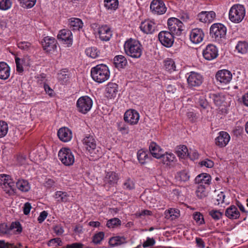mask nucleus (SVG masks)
<instances>
[{
	"label": "nucleus",
	"instance_id": "obj_27",
	"mask_svg": "<svg viewBox=\"0 0 248 248\" xmlns=\"http://www.w3.org/2000/svg\"><path fill=\"white\" fill-rule=\"evenodd\" d=\"M225 216L231 219H235L239 218L240 213L235 206L231 205L226 209Z\"/></svg>",
	"mask_w": 248,
	"mask_h": 248
},
{
	"label": "nucleus",
	"instance_id": "obj_24",
	"mask_svg": "<svg viewBox=\"0 0 248 248\" xmlns=\"http://www.w3.org/2000/svg\"><path fill=\"white\" fill-rule=\"evenodd\" d=\"M43 47L46 52H50L56 48V40L54 38L49 36L45 37L42 42Z\"/></svg>",
	"mask_w": 248,
	"mask_h": 248
},
{
	"label": "nucleus",
	"instance_id": "obj_39",
	"mask_svg": "<svg viewBox=\"0 0 248 248\" xmlns=\"http://www.w3.org/2000/svg\"><path fill=\"white\" fill-rule=\"evenodd\" d=\"M87 56L93 59L98 57L100 54V51L95 46L89 47L85 50Z\"/></svg>",
	"mask_w": 248,
	"mask_h": 248
},
{
	"label": "nucleus",
	"instance_id": "obj_18",
	"mask_svg": "<svg viewBox=\"0 0 248 248\" xmlns=\"http://www.w3.org/2000/svg\"><path fill=\"white\" fill-rule=\"evenodd\" d=\"M57 37L58 39L62 41L64 44L71 45L72 43V34L70 30L63 29L60 31Z\"/></svg>",
	"mask_w": 248,
	"mask_h": 248
},
{
	"label": "nucleus",
	"instance_id": "obj_17",
	"mask_svg": "<svg viewBox=\"0 0 248 248\" xmlns=\"http://www.w3.org/2000/svg\"><path fill=\"white\" fill-rule=\"evenodd\" d=\"M140 118L139 114L135 110H128L125 112V122L130 124H136Z\"/></svg>",
	"mask_w": 248,
	"mask_h": 248
},
{
	"label": "nucleus",
	"instance_id": "obj_41",
	"mask_svg": "<svg viewBox=\"0 0 248 248\" xmlns=\"http://www.w3.org/2000/svg\"><path fill=\"white\" fill-rule=\"evenodd\" d=\"M235 48L239 53H246L248 51V43L245 41H239L237 43Z\"/></svg>",
	"mask_w": 248,
	"mask_h": 248
},
{
	"label": "nucleus",
	"instance_id": "obj_52",
	"mask_svg": "<svg viewBox=\"0 0 248 248\" xmlns=\"http://www.w3.org/2000/svg\"><path fill=\"white\" fill-rule=\"evenodd\" d=\"M209 215L215 220H219L221 218L223 214L218 210H212L209 212Z\"/></svg>",
	"mask_w": 248,
	"mask_h": 248
},
{
	"label": "nucleus",
	"instance_id": "obj_40",
	"mask_svg": "<svg viewBox=\"0 0 248 248\" xmlns=\"http://www.w3.org/2000/svg\"><path fill=\"white\" fill-rule=\"evenodd\" d=\"M104 6L108 10H115L118 6V0H104Z\"/></svg>",
	"mask_w": 248,
	"mask_h": 248
},
{
	"label": "nucleus",
	"instance_id": "obj_64",
	"mask_svg": "<svg viewBox=\"0 0 248 248\" xmlns=\"http://www.w3.org/2000/svg\"><path fill=\"white\" fill-rule=\"evenodd\" d=\"M31 206L30 203L26 202L23 206V212L24 214L26 215H28L31 211Z\"/></svg>",
	"mask_w": 248,
	"mask_h": 248
},
{
	"label": "nucleus",
	"instance_id": "obj_28",
	"mask_svg": "<svg viewBox=\"0 0 248 248\" xmlns=\"http://www.w3.org/2000/svg\"><path fill=\"white\" fill-rule=\"evenodd\" d=\"M150 153L156 158H160L163 153L160 147L154 142H152L149 146Z\"/></svg>",
	"mask_w": 248,
	"mask_h": 248
},
{
	"label": "nucleus",
	"instance_id": "obj_32",
	"mask_svg": "<svg viewBox=\"0 0 248 248\" xmlns=\"http://www.w3.org/2000/svg\"><path fill=\"white\" fill-rule=\"evenodd\" d=\"M211 180L209 174L203 173L198 175L195 179L196 184H201V185L207 184L209 185Z\"/></svg>",
	"mask_w": 248,
	"mask_h": 248
},
{
	"label": "nucleus",
	"instance_id": "obj_26",
	"mask_svg": "<svg viewBox=\"0 0 248 248\" xmlns=\"http://www.w3.org/2000/svg\"><path fill=\"white\" fill-rule=\"evenodd\" d=\"M54 198L59 202H70V196L65 191H57L55 192Z\"/></svg>",
	"mask_w": 248,
	"mask_h": 248
},
{
	"label": "nucleus",
	"instance_id": "obj_46",
	"mask_svg": "<svg viewBox=\"0 0 248 248\" xmlns=\"http://www.w3.org/2000/svg\"><path fill=\"white\" fill-rule=\"evenodd\" d=\"M196 193L197 196L200 199H203L207 195V192L205 190V188L202 185H200L198 186Z\"/></svg>",
	"mask_w": 248,
	"mask_h": 248
},
{
	"label": "nucleus",
	"instance_id": "obj_15",
	"mask_svg": "<svg viewBox=\"0 0 248 248\" xmlns=\"http://www.w3.org/2000/svg\"><path fill=\"white\" fill-rule=\"evenodd\" d=\"M189 36L191 41L194 44H197L203 40L204 34L201 29L195 28L191 30Z\"/></svg>",
	"mask_w": 248,
	"mask_h": 248
},
{
	"label": "nucleus",
	"instance_id": "obj_61",
	"mask_svg": "<svg viewBox=\"0 0 248 248\" xmlns=\"http://www.w3.org/2000/svg\"><path fill=\"white\" fill-rule=\"evenodd\" d=\"M225 198V195L223 192H220L219 194H217L216 200L217 202V204H219L220 203H223L224 202V199Z\"/></svg>",
	"mask_w": 248,
	"mask_h": 248
},
{
	"label": "nucleus",
	"instance_id": "obj_45",
	"mask_svg": "<svg viewBox=\"0 0 248 248\" xmlns=\"http://www.w3.org/2000/svg\"><path fill=\"white\" fill-rule=\"evenodd\" d=\"M176 178L179 181L186 182L189 179L190 176L187 171L182 170L177 173Z\"/></svg>",
	"mask_w": 248,
	"mask_h": 248
},
{
	"label": "nucleus",
	"instance_id": "obj_34",
	"mask_svg": "<svg viewBox=\"0 0 248 248\" xmlns=\"http://www.w3.org/2000/svg\"><path fill=\"white\" fill-rule=\"evenodd\" d=\"M83 22L78 18H71L69 19V28L72 30H79L83 27Z\"/></svg>",
	"mask_w": 248,
	"mask_h": 248
},
{
	"label": "nucleus",
	"instance_id": "obj_31",
	"mask_svg": "<svg viewBox=\"0 0 248 248\" xmlns=\"http://www.w3.org/2000/svg\"><path fill=\"white\" fill-rule=\"evenodd\" d=\"M210 99L217 106H220L225 101V97L221 93H210L209 94Z\"/></svg>",
	"mask_w": 248,
	"mask_h": 248
},
{
	"label": "nucleus",
	"instance_id": "obj_23",
	"mask_svg": "<svg viewBox=\"0 0 248 248\" xmlns=\"http://www.w3.org/2000/svg\"><path fill=\"white\" fill-rule=\"evenodd\" d=\"M230 140V135L226 132L221 131L215 139L216 144L220 147H224L228 144Z\"/></svg>",
	"mask_w": 248,
	"mask_h": 248
},
{
	"label": "nucleus",
	"instance_id": "obj_53",
	"mask_svg": "<svg viewBox=\"0 0 248 248\" xmlns=\"http://www.w3.org/2000/svg\"><path fill=\"white\" fill-rule=\"evenodd\" d=\"M104 237V233L103 232H99L95 234L93 237V243L99 244Z\"/></svg>",
	"mask_w": 248,
	"mask_h": 248
},
{
	"label": "nucleus",
	"instance_id": "obj_2",
	"mask_svg": "<svg viewBox=\"0 0 248 248\" xmlns=\"http://www.w3.org/2000/svg\"><path fill=\"white\" fill-rule=\"evenodd\" d=\"M143 47L139 41L130 38L125 42V53L134 58H139L142 53Z\"/></svg>",
	"mask_w": 248,
	"mask_h": 248
},
{
	"label": "nucleus",
	"instance_id": "obj_5",
	"mask_svg": "<svg viewBox=\"0 0 248 248\" xmlns=\"http://www.w3.org/2000/svg\"><path fill=\"white\" fill-rule=\"evenodd\" d=\"M0 186L5 193L9 195H12L16 192L15 182L9 175L0 174Z\"/></svg>",
	"mask_w": 248,
	"mask_h": 248
},
{
	"label": "nucleus",
	"instance_id": "obj_51",
	"mask_svg": "<svg viewBox=\"0 0 248 248\" xmlns=\"http://www.w3.org/2000/svg\"><path fill=\"white\" fill-rule=\"evenodd\" d=\"M193 218L196 223L199 225L204 223V220L202 214L200 212H195L193 214Z\"/></svg>",
	"mask_w": 248,
	"mask_h": 248
},
{
	"label": "nucleus",
	"instance_id": "obj_13",
	"mask_svg": "<svg viewBox=\"0 0 248 248\" xmlns=\"http://www.w3.org/2000/svg\"><path fill=\"white\" fill-rule=\"evenodd\" d=\"M150 9L154 14L162 15L164 14L167 8L161 0H153L150 4Z\"/></svg>",
	"mask_w": 248,
	"mask_h": 248
},
{
	"label": "nucleus",
	"instance_id": "obj_54",
	"mask_svg": "<svg viewBox=\"0 0 248 248\" xmlns=\"http://www.w3.org/2000/svg\"><path fill=\"white\" fill-rule=\"evenodd\" d=\"M62 243L59 238H55L50 240L48 242V245L51 246H62Z\"/></svg>",
	"mask_w": 248,
	"mask_h": 248
},
{
	"label": "nucleus",
	"instance_id": "obj_21",
	"mask_svg": "<svg viewBox=\"0 0 248 248\" xmlns=\"http://www.w3.org/2000/svg\"><path fill=\"white\" fill-rule=\"evenodd\" d=\"M199 20L204 23H211L216 18V13L214 11H202L198 15Z\"/></svg>",
	"mask_w": 248,
	"mask_h": 248
},
{
	"label": "nucleus",
	"instance_id": "obj_29",
	"mask_svg": "<svg viewBox=\"0 0 248 248\" xmlns=\"http://www.w3.org/2000/svg\"><path fill=\"white\" fill-rule=\"evenodd\" d=\"M119 179V176L116 173L111 171L108 172L104 178V181L105 185L109 186L116 184Z\"/></svg>",
	"mask_w": 248,
	"mask_h": 248
},
{
	"label": "nucleus",
	"instance_id": "obj_20",
	"mask_svg": "<svg viewBox=\"0 0 248 248\" xmlns=\"http://www.w3.org/2000/svg\"><path fill=\"white\" fill-rule=\"evenodd\" d=\"M57 135L59 139L64 142L69 141L72 138V133L71 130L65 127L59 129L57 132Z\"/></svg>",
	"mask_w": 248,
	"mask_h": 248
},
{
	"label": "nucleus",
	"instance_id": "obj_16",
	"mask_svg": "<svg viewBox=\"0 0 248 248\" xmlns=\"http://www.w3.org/2000/svg\"><path fill=\"white\" fill-rule=\"evenodd\" d=\"M216 78L220 83L227 84L231 80L232 75L231 72L227 70H222L217 73Z\"/></svg>",
	"mask_w": 248,
	"mask_h": 248
},
{
	"label": "nucleus",
	"instance_id": "obj_3",
	"mask_svg": "<svg viewBox=\"0 0 248 248\" xmlns=\"http://www.w3.org/2000/svg\"><path fill=\"white\" fill-rule=\"evenodd\" d=\"M82 142L86 149L94 156L101 155V151L100 147L96 146V141L94 137L90 135H86L82 140Z\"/></svg>",
	"mask_w": 248,
	"mask_h": 248
},
{
	"label": "nucleus",
	"instance_id": "obj_9",
	"mask_svg": "<svg viewBox=\"0 0 248 248\" xmlns=\"http://www.w3.org/2000/svg\"><path fill=\"white\" fill-rule=\"evenodd\" d=\"M168 26L170 32L172 34L179 35L183 31V23L179 19L171 17L168 20Z\"/></svg>",
	"mask_w": 248,
	"mask_h": 248
},
{
	"label": "nucleus",
	"instance_id": "obj_56",
	"mask_svg": "<svg viewBox=\"0 0 248 248\" xmlns=\"http://www.w3.org/2000/svg\"><path fill=\"white\" fill-rule=\"evenodd\" d=\"M155 241L153 238L147 237L146 240L143 243V248H147L154 246Z\"/></svg>",
	"mask_w": 248,
	"mask_h": 248
},
{
	"label": "nucleus",
	"instance_id": "obj_37",
	"mask_svg": "<svg viewBox=\"0 0 248 248\" xmlns=\"http://www.w3.org/2000/svg\"><path fill=\"white\" fill-rule=\"evenodd\" d=\"M160 158L162 159L163 164L169 166L173 162L175 159V155L172 153H166L163 154L162 153V155Z\"/></svg>",
	"mask_w": 248,
	"mask_h": 248
},
{
	"label": "nucleus",
	"instance_id": "obj_25",
	"mask_svg": "<svg viewBox=\"0 0 248 248\" xmlns=\"http://www.w3.org/2000/svg\"><path fill=\"white\" fill-rule=\"evenodd\" d=\"M11 74L10 66L5 62H0V79L2 80L7 79Z\"/></svg>",
	"mask_w": 248,
	"mask_h": 248
},
{
	"label": "nucleus",
	"instance_id": "obj_22",
	"mask_svg": "<svg viewBox=\"0 0 248 248\" xmlns=\"http://www.w3.org/2000/svg\"><path fill=\"white\" fill-rule=\"evenodd\" d=\"M155 24L154 22L147 20L141 22L140 29L144 33L152 34L155 31Z\"/></svg>",
	"mask_w": 248,
	"mask_h": 248
},
{
	"label": "nucleus",
	"instance_id": "obj_44",
	"mask_svg": "<svg viewBox=\"0 0 248 248\" xmlns=\"http://www.w3.org/2000/svg\"><path fill=\"white\" fill-rule=\"evenodd\" d=\"M17 46L19 48L26 51H31L33 47L31 44L28 42H20L18 43Z\"/></svg>",
	"mask_w": 248,
	"mask_h": 248
},
{
	"label": "nucleus",
	"instance_id": "obj_19",
	"mask_svg": "<svg viewBox=\"0 0 248 248\" xmlns=\"http://www.w3.org/2000/svg\"><path fill=\"white\" fill-rule=\"evenodd\" d=\"M98 32L100 39L104 41L109 40L112 35L110 28L107 25H103L99 27Z\"/></svg>",
	"mask_w": 248,
	"mask_h": 248
},
{
	"label": "nucleus",
	"instance_id": "obj_42",
	"mask_svg": "<svg viewBox=\"0 0 248 248\" xmlns=\"http://www.w3.org/2000/svg\"><path fill=\"white\" fill-rule=\"evenodd\" d=\"M164 67L169 72H172L175 70V64L173 60L168 59L164 61Z\"/></svg>",
	"mask_w": 248,
	"mask_h": 248
},
{
	"label": "nucleus",
	"instance_id": "obj_30",
	"mask_svg": "<svg viewBox=\"0 0 248 248\" xmlns=\"http://www.w3.org/2000/svg\"><path fill=\"white\" fill-rule=\"evenodd\" d=\"M117 86L115 83H108L106 88V96L110 98L115 97L118 92Z\"/></svg>",
	"mask_w": 248,
	"mask_h": 248
},
{
	"label": "nucleus",
	"instance_id": "obj_33",
	"mask_svg": "<svg viewBox=\"0 0 248 248\" xmlns=\"http://www.w3.org/2000/svg\"><path fill=\"white\" fill-rule=\"evenodd\" d=\"M18 190L22 192H28L31 188L30 185L27 180L18 179L16 182V186Z\"/></svg>",
	"mask_w": 248,
	"mask_h": 248
},
{
	"label": "nucleus",
	"instance_id": "obj_14",
	"mask_svg": "<svg viewBox=\"0 0 248 248\" xmlns=\"http://www.w3.org/2000/svg\"><path fill=\"white\" fill-rule=\"evenodd\" d=\"M203 57L208 61L215 59L218 56V50L215 46L208 45L202 52Z\"/></svg>",
	"mask_w": 248,
	"mask_h": 248
},
{
	"label": "nucleus",
	"instance_id": "obj_60",
	"mask_svg": "<svg viewBox=\"0 0 248 248\" xmlns=\"http://www.w3.org/2000/svg\"><path fill=\"white\" fill-rule=\"evenodd\" d=\"M48 213L46 211H43L40 213L39 217H38L37 220L40 223H42L46 218Z\"/></svg>",
	"mask_w": 248,
	"mask_h": 248
},
{
	"label": "nucleus",
	"instance_id": "obj_4",
	"mask_svg": "<svg viewBox=\"0 0 248 248\" xmlns=\"http://www.w3.org/2000/svg\"><path fill=\"white\" fill-rule=\"evenodd\" d=\"M245 16V9L241 4L233 5L229 11V18L234 23H240Z\"/></svg>",
	"mask_w": 248,
	"mask_h": 248
},
{
	"label": "nucleus",
	"instance_id": "obj_62",
	"mask_svg": "<svg viewBox=\"0 0 248 248\" xmlns=\"http://www.w3.org/2000/svg\"><path fill=\"white\" fill-rule=\"evenodd\" d=\"M43 87L46 93H47L50 96L53 95V90L45 82H43Z\"/></svg>",
	"mask_w": 248,
	"mask_h": 248
},
{
	"label": "nucleus",
	"instance_id": "obj_43",
	"mask_svg": "<svg viewBox=\"0 0 248 248\" xmlns=\"http://www.w3.org/2000/svg\"><path fill=\"white\" fill-rule=\"evenodd\" d=\"M124 242V237L115 236L111 238L109 241V245L112 247L117 246Z\"/></svg>",
	"mask_w": 248,
	"mask_h": 248
},
{
	"label": "nucleus",
	"instance_id": "obj_38",
	"mask_svg": "<svg viewBox=\"0 0 248 248\" xmlns=\"http://www.w3.org/2000/svg\"><path fill=\"white\" fill-rule=\"evenodd\" d=\"M176 153L178 156L182 158H185L188 156L189 152L186 146L179 145L176 147Z\"/></svg>",
	"mask_w": 248,
	"mask_h": 248
},
{
	"label": "nucleus",
	"instance_id": "obj_58",
	"mask_svg": "<svg viewBox=\"0 0 248 248\" xmlns=\"http://www.w3.org/2000/svg\"><path fill=\"white\" fill-rule=\"evenodd\" d=\"M171 219L173 220L179 216V210L175 209H170L168 211Z\"/></svg>",
	"mask_w": 248,
	"mask_h": 248
},
{
	"label": "nucleus",
	"instance_id": "obj_50",
	"mask_svg": "<svg viewBox=\"0 0 248 248\" xmlns=\"http://www.w3.org/2000/svg\"><path fill=\"white\" fill-rule=\"evenodd\" d=\"M121 224V220L117 218H113L108 220L107 223V226L109 228L117 227Z\"/></svg>",
	"mask_w": 248,
	"mask_h": 248
},
{
	"label": "nucleus",
	"instance_id": "obj_6",
	"mask_svg": "<svg viewBox=\"0 0 248 248\" xmlns=\"http://www.w3.org/2000/svg\"><path fill=\"white\" fill-rule=\"evenodd\" d=\"M93 105L92 99L87 95L79 97L76 103L77 110L84 114H86L91 110Z\"/></svg>",
	"mask_w": 248,
	"mask_h": 248
},
{
	"label": "nucleus",
	"instance_id": "obj_12",
	"mask_svg": "<svg viewBox=\"0 0 248 248\" xmlns=\"http://www.w3.org/2000/svg\"><path fill=\"white\" fill-rule=\"evenodd\" d=\"M160 43L166 47H170L174 42L173 34L168 31H162L158 34Z\"/></svg>",
	"mask_w": 248,
	"mask_h": 248
},
{
	"label": "nucleus",
	"instance_id": "obj_1",
	"mask_svg": "<svg viewBox=\"0 0 248 248\" xmlns=\"http://www.w3.org/2000/svg\"><path fill=\"white\" fill-rule=\"evenodd\" d=\"M91 75L94 81L102 83L109 78L110 73L107 65L100 64L91 68Z\"/></svg>",
	"mask_w": 248,
	"mask_h": 248
},
{
	"label": "nucleus",
	"instance_id": "obj_8",
	"mask_svg": "<svg viewBox=\"0 0 248 248\" xmlns=\"http://www.w3.org/2000/svg\"><path fill=\"white\" fill-rule=\"evenodd\" d=\"M210 34L212 38L219 40L225 36L226 28L221 23H215L210 28Z\"/></svg>",
	"mask_w": 248,
	"mask_h": 248
},
{
	"label": "nucleus",
	"instance_id": "obj_35",
	"mask_svg": "<svg viewBox=\"0 0 248 248\" xmlns=\"http://www.w3.org/2000/svg\"><path fill=\"white\" fill-rule=\"evenodd\" d=\"M113 64L119 71H122L124 68V56L122 55H117L113 59Z\"/></svg>",
	"mask_w": 248,
	"mask_h": 248
},
{
	"label": "nucleus",
	"instance_id": "obj_59",
	"mask_svg": "<svg viewBox=\"0 0 248 248\" xmlns=\"http://www.w3.org/2000/svg\"><path fill=\"white\" fill-rule=\"evenodd\" d=\"M126 188L128 190L133 189L135 188V183L132 179H128L125 182Z\"/></svg>",
	"mask_w": 248,
	"mask_h": 248
},
{
	"label": "nucleus",
	"instance_id": "obj_36",
	"mask_svg": "<svg viewBox=\"0 0 248 248\" xmlns=\"http://www.w3.org/2000/svg\"><path fill=\"white\" fill-rule=\"evenodd\" d=\"M137 157L139 162L144 164L150 159V154L148 151L140 150L137 153Z\"/></svg>",
	"mask_w": 248,
	"mask_h": 248
},
{
	"label": "nucleus",
	"instance_id": "obj_55",
	"mask_svg": "<svg viewBox=\"0 0 248 248\" xmlns=\"http://www.w3.org/2000/svg\"><path fill=\"white\" fill-rule=\"evenodd\" d=\"M22 60L19 58H16L15 59V62L16 64V71L19 73H22L23 71V68L22 66Z\"/></svg>",
	"mask_w": 248,
	"mask_h": 248
},
{
	"label": "nucleus",
	"instance_id": "obj_7",
	"mask_svg": "<svg viewBox=\"0 0 248 248\" xmlns=\"http://www.w3.org/2000/svg\"><path fill=\"white\" fill-rule=\"evenodd\" d=\"M58 157L65 166L72 165L75 162V157L71 150L68 148H62L58 153Z\"/></svg>",
	"mask_w": 248,
	"mask_h": 248
},
{
	"label": "nucleus",
	"instance_id": "obj_47",
	"mask_svg": "<svg viewBox=\"0 0 248 248\" xmlns=\"http://www.w3.org/2000/svg\"><path fill=\"white\" fill-rule=\"evenodd\" d=\"M12 5V0H0V10H8L11 8Z\"/></svg>",
	"mask_w": 248,
	"mask_h": 248
},
{
	"label": "nucleus",
	"instance_id": "obj_10",
	"mask_svg": "<svg viewBox=\"0 0 248 248\" xmlns=\"http://www.w3.org/2000/svg\"><path fill=\"white\" fill-rule=\"evenodd\" d=\"M22 228L19 222H13L9 227L7 224H0V232L3 234H11L13 233H20Z\"/></svg>",
	"mask_w": 248,
	"mask_h": 248
},
{
	"label": "nucleus",
	"instance_id": "obj_48",
	"mask_svg": "<svg viewBox=\"0 0 248 248\" xmlns=\"http://www.w3.org/2000/svg\"><path fill=\"white\" fill-rule=\"evenodd\" d=\"M8 126L4 121H0V138L4 137L7 134Z\"/></svg>",
	"mask_w": 248,
	"mask_h": 248
},
{
	"label": "nucleus",
	"instance_id": "obj_57",
	"mask_svg": "<svg viewBox=\"0 0 248 248\" xmlns=\"http://www.w3.org/2000/svg\"><path fill=\"white\" fill-rule=\"evenodd\" d=\"M200 164L201 166H205L208 168H211L214 166L213 161L210 159H205L200 162Z\"/></svg>",
	"mask_w": 248,
	"mask_h": 248
},
{
	"label": "nucleus",
	"instance_id": "obj_63",
	"mask_svg": "<svg viewBox=\"0 0 248 248\" xmlns=\"http://www.w3.org/2000/svg\"><path fill=\"white\" fill-rule=\"evenodd\" d=\"M54 231L55 233L58 235H62L64 232L63 229L61 225H58L55 226L54 228Z\"/></svg>",
	"mask_w": 248,
	"mask_h": 248
},
{
	"label": "nucleus",
	"instance_id": "obj_49",
	"mask_svg": "<svg viewBox=\"0 0 248 248\" xmlns=\"http://www.w3.org/2000/svg\"><path fill=\"white\" fill-rule=\"evenodd\" d=\"M21 6L25 8H32L35 4L36 0H19Z\"/></svg>",
	"mask_w": 248,
	"mask_h": 248
},
{
	"label": "nucleus",
	"instance_id": "obj_11",
	"mask_svg": "<svg viewBox=\"0 0 248 248\" xmlns=\"http://www.w3.org/2000/svg\"><path fill=\"white\" fill-rule=\"evenodd\" d=\"M186 77L188 85L190 88L199 86L203 81L202 75L193 71L187 73Z\"/></svg>",
	"mask_w": 248,
	"mask_h": 248
}]
</instances>
